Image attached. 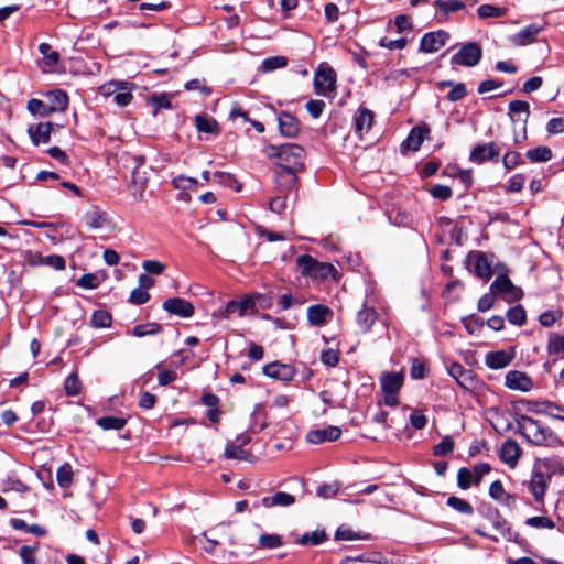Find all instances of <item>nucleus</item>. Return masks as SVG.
Here are the masks:
<instances>
[{
	"instance_id": "nucleus-25",
	"label": "nucleus",
	"mask_w": 564,
	"mask_h": 564,
	"mask_svg": "<svg viewBox=\"0 0 564 564\" xmlns=\"http://www.w3.org/2000/svg\"><path fill=\"white\" fill-rule=\"evenodd\" d=\"M295 502V497L284 491H278L272 496L262 498V506L264 508L273 507H289Z\"/></svg>"
},
{
	"instance_id": "nucleus-17",
	"label": "nucleus",
	"mask_w": 564,
	"mask_h": 564,
	"mask_svg": "<svg viewBox=\"0 0 564 564\" xmlns=\"http://www.w3.org/2000/svg\"><path fill=\"white\" fill-rule=\"evenodd\" d=\"M279 130L283 137L294 138L300 131V121L288 111H283L278 117Z\"/></svg>"
},
{
	"instance_id": "nucleus-22",
	"label": "nucleus",
	"mask_w": 564,
	"mask_h": 564,
	"mask_svg": "<svg viewBox=\"0 0 564 564\" xmlns=\"http://www.w3.org/2000/svg\"><path fill=\"white\" fill-rule=\"evenodd\" d=\"M52 130L53 126L51 122H41L35 127H30L28 132L32 142L37 145L40 143L50 142Z\"/></svg>"
},
{
	"instance_id": "nucleus-53",
	"label": "nucleus",
	"mask_w": 564,
	"mask_h": 564,
	"mask_svg": "<svg viewBox=\"0 0 564 564\" xmlns=\"http://www.w3.org/2000/svg\"><path fill=\"white\" fill-rule=\"evenodd\" d=\"M126 86H128L127 82L118 80V82H109L100 86L99 90L100 93L106 96H113L121 89H126Z\"/></svg>"
},
{
	"instance_id": "nucleus-26",
	"label": "nucleus",
	"mask_w": 564,
	"mask_h": 564,
	"mask_svg": "<svg viewBox=\"0 0 564 564\" xmlns=\"http://www.w3.org/2000/svg\"><path fill=\"white\" fill-rule=\"evenodd\" d=\"M506 386L511 390L529 391V377L524 372L511 370L506 375Z\"/></svg>"
},
{
	"instance_id": "nucleus-2",
	"label": "nucleus",
	"mask_w": 564,
	"mask_h": 564,
	"mask_svg": "<svg viewBox=\"0 0 564 564\" xmlns=\"http://www.w3.org/2000/svg\"><path fill=\"white\" fill-rule=\"evenodd\" d=\"M265 301L267 297L260 293L247 294L238 300L229 301L219 314L224 318H230L234 314L242 317L253 313L257 305L264 307Z\"/></svg>"
},
{
	"instance_id": "nucleus-64",
	"label": "nucleus",
	"mask_w": 564,
	"mask_h": 564,
	"mask_svg": "<svg viewBox=\"0 0 564 564\" xmlns=\"http://www.w3.org/2000/svg\"><path fill=\"white\" fill-rule=\"evenodd\" d=\"M325 102L323 100L318 99H311L306 102L305 108L308 111V113L314 118L321 117L325 109Z\"/></svg>"
},
{
	"instance_id": "nucleus-31",
	"label": "nucleus",
	"mask_w": 564,
	"mask_h": 564,
	"mask_svg": "<svg viewBox=\"0 0 564 564\" xmlns=\"http://www.w3.org/2000/svg\"><path fill=\"white\" fill-rule=\"evenodd\" d=\"M510 361V356L503 350L488 352L486 356V365L491 369L505 368Z\"/></svg>"
},
{
	"instance_id": "nucleus-44",
	"label": "nucleus",
	"mask_w": 564,
	"mask_h": 564,
	"mask_svg": "<svg viewBox=\"0 0 564 564\" xmlns=\"http://www.w3.org/2000/svg\"><path fill=\"white\" fill-rule=\"evenodd\" d=\"M447 506L464 514L470 516L474 512V508L468 501L455 496L447 499Z\"/></svg>"
},
{
	"instance_id": "nucleus-41",
	"label": "nucleus",
	"mask_w": 564,
	"mask_h": 564,
	"mask_svg": "<svg viewBox=\"0 0 564 564\" xmlns=\"http://www.w3.org/2000/svg\"><path fill=\"white\" fill-rule=\"evenodd\" d=\"M251 455L243 451L241 446L235 443H228L225 448V457L227 459L248 460Z\"/></svg>"
},
{
	"instance_id": "nucleus-15",
	"label": "nucleus",
	"mask_w": 564,
	"mask_h": 564,
	"mask_svg": "<svg viewBox=\"0 0 564 564\" xmlns=\"http://www.w3.org/2000/svg\"><path fill=\"white\" fill-rule=\"evenodd\" d=\"M163 308L170 314L184 318L191 317L194 314L193 304L181 297L167 299L163 303Z\"/></svg>"
},
{
	"instance_id": "nucleus-56",
	"label": "nucleus",
	"mask_w": 564,
	"mask_h": 564,
	"mask_svg": "<svg viewBox=\"0 0 564 564\" xmlns=\"http://www.w3.org/2000/svg\"><path fill=\"white\" fill-rule=\"evenodd\" d=\"M288 65V59L283 56H274L265 58L262 63V68L264 72H272L278 68H283Z\"/></svg>"
},
{
	"instance_id": "nucleus-7",
	"label": "nucleus",
	"mask_w": 564,
	"mask_h": 564,
	"mask_svg": "<svg viewBox=\"0 0 564 564\" xmlns=\"http://www.w3.org/2000/svg\"><path fill=\"white\" fill-rule=\"evenodd\" d=\"M449 35L445 31H435L424 34L420 41V51L423 53H435L443 47Z\"/></svg>"
},
{
	"instance_id": "nucleus-42",
	"label": "nucleus",
	"mask_w": 564,
	"mask_h": 564,
	"mask_svg": "<svg viewBox=\"0 0 564 564\" xmlns=\"http://www.w3.org/2000/svg\"><path fill=\"white\" fill-rule=\"evenodd\" d=\"M111 315L104 310L95 311L91 315L90 324L97 328H107L111 325Z\"/></svg>"
},
{
	"instance_id": "nucleus-49",
	"label": "nucleus",
	"mask_w": 564,
	"mask_h": 564,
	"mask_svg": "<svg viewBox=\"0 0 564 564\" xmlns=\"http://www.w3.org/2000/svg\"><path fill=\"white\" fill-rule=\"evenodd\" d=\"M64 389L67 395H77L80 392L82 383L79 381V378L77 373L73 372L70 373L65 382H64Z\"/></svg>"
},
{
	"instance_id": "nucleus-60",
	"label": "nucleus",
	"mask_w": 564,
	"mask_h": 564,
	"mask_svg": "<svg viewBox=\"0 0 564 564\" xmlns=\"http://www.w3.org/2000/svg\"><path fill=\"white\" fill-rule=\"evenodd\" d=\"M163 362H159L155 368L160 370L158 375V382L160 386H167L171 382L175 381L177 375L173 370H164L162 369Z\"/></svg>"
},
{
	"instance_id": "nucleus-14",
	"label": "nucleus",
	"mask_w": 564,
	"mask_h": 564,
	"mask_svg": "<svg viewBox=\"0 0 564 564\" xmlns=\"http://www.w3.org/2000/svg\"><path fill=\"white\" fill-rule=\"evenodd\" d=\"M315 88L318 93L327 95L335 90L336 75L330 67L319 68L314 78Z\"/></svg>"
},
{
	"instance_id": "nucleus-35",
	"label": "nucleus",
	"mask_w": 564,
	"mask_h": 564,
	"mask_svg": "<svg viewBox=\"0 0 564 564\" xmlns=\"http://www.w3.org/2000/svg\"><path fill=\"white\" fill-rule=\"evenodd\" d=\"M96 423L99 427H101L105 431H120L127 424V420L124 417L117 416H101L97 419Z\"/></svg>"
},
{
	"instance_id": "nucleus-40",
	"label": "nucleus",
	"mask_w": 564,
	"mask_h": 564,
	"mask_svg": "<svg viewBox=\"0 0 564 564\" xmlns=\"http://www.w3.org/2000/svg\"><path fill=\"white\" fill-rule=\"evenodd\" d=\"M337 270L333 264L317 261L311 278L325 280L328 276H335Z\"/></svg>"
},
{
	"instance_id": "nucleus-3",
	"label": "nucleus",
	"mask_w": 564,
	"mask_h": 564,
	"mask_svg": "<svg viewBox=\"0 0 564 564\" xmlns=\"http://www.w3.org/2000/svg\"><path fill=\"white\" fill-rule=\"evenodd\" d=\"M490 290L507 302L519 301L524 295L523 291L507 276L505 265H501V271L497 272Z\"/></svg>"
},
{
	"instance_id": "nucleus-32",
	"label": "nucleus",
	"mask_w": 564,
	"mask_h": 564,
	"mask_svg": "<svg viewBox=\"0 0 564 564\" xmlns=\"http://www.w3.org/2000/svg\"><path fill=\"white\" fill-rule=\"evenodd\" d=\"M549 479L550 475L544 476L540 471H536L531 478V491L538 501H542Z\"/></svg>"
},
{
	"instance_id": "nucleus-8",
	"label": "nucleus",
	"mask_w": 564,
	"mask_h": 564,
	"mask_svg": "<svg viewBox=\"0 0 564 564\" xmlns=\"http://www.w3.org/2000/svg\"><path fill=\"white\" fill-rule=\"evenodd\" d=\"M558 441L557 436L539 421L531 419V444L552 446Z\"/></svg>"
},
{
	"instance_id": "nucleus-5",
	"label": "nucleus",
	"mask_w": 564,
	"mask_h": 564,
	"mask_svg": "<svg viewBox=\"0 0 564 564\" xmlns=\"http://www.w3.org/2000/svg\"><path fill=\"white\" fill-rule=\"evenodd\" d=\"M131 161L133 164V170L131 173L130 186L133 196L141 199L148 183V172L144 167L145 159L142 155H135L131 158Z\"/></svg>"
},
{
	"instance_id": "nucleus-48",
	"label": "nucleus",
	"mask_w": 564,
	"mask_h": 564,
	"mask_svg": "<svg viewBox=\"0 0 564 564\" xmlns=\"http://www.w3.org/2000/svg\"><path fill=\"white\" fill-rule=\"evenodd\" d=\"M507 318L513 325H522L527 319L525 310L521 305H516L508 310Z\"/></svg>"
},
{
	"instance_id": "nucleus-46",
	"label": "nucleus",
	"mask_w": 564,
	"mask_h": 564,
	"mask_svg": "<svg viewBox=\"0 0 564 564\" xmlns=\"http://www.w3.org/2000/svg\"><path fill=\"white\" fill-rule=\"evenodd\" d=\"M505 12L503 8L492 4H481L477 10V14L480 19L501 18L505 15Z\"/></svg>"
},
{
	"instance_id": "nucleus-24",
	"label": "nucleus",
	"mask_w": 564,
	"mask_h": 564,
	"mask_svg": "<svg viewBox=\"0 0 564 564\" xmlns=\"http://www.w3.org/2000/svg\"><path fill=\"white\" fill-rule=\"evenodd\" d=\"M356 132H368L373 123V112L367 108H359L354 117Z\"/></svg>"
},
{
	"instance_id": "nucleus-19",
	"label": "nucleus",
	"mask_w": 564,
	"mask_h": 564,
	"mask_svg": "<svg viewBox=\"0 0 564 564\" xmlns=\"http://www.w3.org/2000/svg\"><path fill=\"white\" fill-rule=\"evenodd\" d=\"M378 314L373 307L366 304L357 312L356 323L361 333L366 334L371 330L372 325L376 323Z\"/></svg>"
},
{
	"instance_id": "nucleus-29",
	"label": "nucleus",
	"mask_w": 564,
	"mask_h": 564,
	"mask_svg": "<svg viewBox=\"0 0 564 564\" xmlns=\"http://www.w3.org/2000/svg\"><path fill=\"white\" fill-rule=\"evenodd\" d=\"M328 539L327 533L324 529H317L312 532H305L295 540V543L304 546H316L322 544Z\"/></svg>"
},
{
	"instance_id": "nucleus-33",
	"label": "nucleus",
	"mask_w": 564,
	"mask_h": 564,
	"mask_svg": "<svg viewBox=\"0 0 564 564\" xmlns=\"http://www.w3.org/2000/svg\"><path fill=\"white\" fill-rule=\"evenodd\" d=\"M195 126L199 132L218 134V123L214 118H209L205 115H197L195 117Z\"/></svg>"
},
{
	"instance_id": "nucleus-16",
	"label": "nucleus",
	"mask_w": 564,
	"mask_h": 564,
	"mask_svg": "<svg viewBox=\"0 0 564 564\" xmlns=\"http://www.w3.org/2000/svg\"><path fill=\"white\" fill-rule=\"evenodd\" d=\"M333 317V311L323 304H315L307 308V321L312 326H323Z\"/></svg>"
},
{
	"instance_id": "nucleus-34",
	"label": "nucleus",
	"mask_w": 564,
	"mask_h": 564,
	"mask_svg": "<svg viewBox=\"0 0 564 564\" xmlns=\"http://www.w3.org/2000/svg\"><path fill=\"white\" fill-rule=\"evenodd\" d=\"M370 539V534L368 533H359L352 531L347 525H340L337 528L335 532V540L337 541H352V540H368Z\"/></svg>"
},
{
	"instance_id": "nucleus-57",
	"label": "nucleus",
	"mask_w": 564,
	"mask_h": 564,
	"mask_svg": "<svg viewBox=\"0 0 564 564\" xmlns=\"http://www.w3.org/2000/svg\"><path fill=\"white\" fill-rule=\"evenodd\" d=\"M463 324L469 334L478 333L484 325V321L476 315H469L463 318Z\"/></svg>"
},
{
	"instance_id": "nucleus-12",
	"label": "nucleus",
	"mask_w": 564,
	"mask_h": 564,
	"mask_svg": "<svg viewBox=\"0 0 564 564\" xmlns=\"http://www.w3.org/2000/svg\"><path fill=\"white\" fill-rule=\"evenodd\" d=\"M263 373L281 381H291L295 375V369L289 364L275 361L263 366Z\"/></svg>"
},
{
	"instance_id": "nucleus-20",
	"label": "nucleus",
	"mask_w": 564,
	"mask_h": 564,
	"mask_svg": "<svg viewBox=\"0 0 564 564\" xmlns=\"http://www.w3.org/2000/svg\"><path fill=\"white\" fill-rule=\"evenodd\" d=\"M479 512L486 517L492 524V527L500 532L501 534H505L507 530V521L500 516L499 511L494 508L490 505H481L479 507Z\"/></svg>"
},
{
	"instance_id": "nucleus-52",
	"label": "nucleus",
	"mask_w": 564,
	"mask_h": 564,
	"mask_svg": "<svg viewBox=\"0 0 564 564\" xmlns=\"http://www.w3.org/2000/svg\"><path fill=\"white\" fill-rule=\"evenodd\" d=\"M549 350L551 354L564 358V336L552 335L549 341Z\"/></svg>"
},
{
	"instance_id": "nucleus-38",
	"label": "nucleus",
	"mask_w": 564,
	"mask_h": 564,
	"mask_svg": "<svg viewBox=\"0 0 564 564\" xmlns=\"http://www.w3.org/2000/svg\"><path fill=\"white\" fill-rule=\"evenodd\" d=\"M317 260L310 254H301L296 258V264L301 270V274L312 276Z\"/></svg>"
},
{
	"instance_id": "nucleus-45",
	"label": "nucleus",
	"mask_w": 564,
	"mask_h": 564,
	"mask_svg": "<svg viewBox=\"0 0 564 564\" xmlns=\"http://www.w3.org/2000/svg\"><path fill=\"white\" fill-rule=\"evenodd\" d=\"M435 6L440 9V11L444 15H447L448 13H452V12H457L465 8V3L459 0H448V1L436 0Z\"/></svg>"
},
{
	"instance_id": "nucleus-6",
	"label": "nucleus",
	"mask_w": 564,
	"mask_h": 564,
	"mask_svg": "<svg viewBox=\"0 0 564 564\" xmlns=\"http://www.w3.org/2000/svg\"><path fill=\"white\" fill-rule=\"evenodd\" d=\"M471 271L485 282L489 281L494 272L501 271V265L494 268L495 256L492 253L476 252Z\"/></svg>"
},
{
	"instance_id": "nucleus-51",
	"label": "nucleus",
	"mask_w": 564,
	"mask_h": 564,
	"mask_svg": "<svg viewBox=\"0 0 564 564\" xmlns=\"http://www.w3.org/2000/svg\"><path fill=\"white\" fill-rule=\"evenodd\" d=\"M454 449V441L451 436H445L443 440L433 447V454L435 456L442 457L453 452Z\"/></svg>"
},
{
	"instance_id": "nucleus-59",
	"label": "nucleus",
	"mask_w": 564,
	"mask_h": 564,
	"mask_svg": "<svg viewBox=\"0 0 564 564\" xmlns=\"http://www.w3.org/2000/svg\"><path fill=\"white\" fill-rule=\"evenodd\" d=\"M448 373L455 378L459 384H464V380L470 378V370L464 369V367L457 362L449 367Z\"/></svg>"
},
{
	"instance_id": "nucleus-61",
	"label": "nucleus",
	"mask_w": 564,
	"mask_h": 564,
	"mask_svg": "<svg viewBox=\"0 0 564 564\" xmlns=\"http://www.w3.org/2000/svg\"><path fill=\"white\" fill-rule=\"evenodd\" d=\"M430 194L437 199L447 200L452 197L453 191L449 186L436 184L430 188Z\"/></svg>"
},
{
	"instance_id": "nucleus-13",
	"label": "nucleus",
	"mask_w": 564,
	"mask_h": 564,
	"mask_svg": "<svg viewBox=\"0 0 564 564\" xmlns=\"http://www.w3.org/2000/svg\"><path fill=\"white\" fill-rule=\"evenodd\" d=\"M522 113L529 115V104L522 100H513L509 104V116L513 122V130L518 138L517 123H522V139H527L525 119L521 118Z\"/></svg>"
},
{
	"instance_id": "nucleus-37",
	"label": "nucleus",
	"mask_w": 564,
	"mask_h": 564,
	"mask_svg": "<svg viewBox=\"0 0 564 564\" xmlns=\"http://www.w3.org/2000/svg\"><path fill=\"white\" fill-rule=\"evenodd\" d=\"M39 52L43 55L44 65L47 67H53L59 61L58 52L53 51L48 43H41Z\"/></svg>"
},
{
	"instance_id": "nucleus-9",
	"label": "nucleus",
	"mask_w": 564,
	"mask_h": 564,
	"mask_svg": "<svg viewBox=\"0 0 564 564\" xmlns=\"http://www.w3.org/2000/svg\"><path fill=\"white\" fill-rule=\"evenodd\" d=\"M299 170L275 169V186L279 193L285 194L296 188Z\"/></svg>"
},
{
	"instance_id": "nucleus-4",
	"label": "nucleus",
	"mask_w": 564,
	"mask_h": 564,
	"mask_svg": "<svg viewBox=\"0 0 564 564\" xmlns=\"http://www.w3.org/2000/svg\"><path fill=\"white\" fill-rule=\"evenodd\" d=\"M482 56V50L476 42H469L463 45L459 51L451 58L452 65H459L465 67L476 66Z\"/></svg>"
},
{
	"instance_id": "nucleus-27",
	"label": "nucleus",
	"mask_w": 564,
	"mask_h": 564,
	"mask_svg": "<svg viewBox=\"0 0 564 564\" xmlns=\"http://www.w3.org/2000/svg\"><path fill=\"white\" fill-rule=\"evenodd\" d=\"M511 411L518 422L519 430H524V422L529 421V401L514 400L511 403ZM523 436H527L524 432H521Z\"/></svg>"
},
{
	"instance_id": "nucleus-62",
	"label": "nucleus",
	"mask_w": 564,
	"mask_h": 564,
	"mask_svg": "<svg viewBox=\"0 0 564 564\" xmlns=\"http://www.w3.org/2000/svg\"><path fill=\"white\" fill-rule=\"evenodd\" d=\"M552 150L547 147H538L531 151V162H547L552 159Z\"/></svg>"
},
{
	"instance_id": "nucleus-11",
	"label": "nucleus",
	"mask_w": 564,
	"mask_h": 564,
	"mask_svg": "<svg viewBox=\"0 0 564 564\" xmlns=\"http://www.w3.org/2000/svg\"><path fill=\"white\" fill-rule=\"evenodd\" d=\"M500 154V149L496 143L477 144L470 152L469 160L474 163H484L486 161L497 160Z\"/></svg>"
},
{
	"instance_id": "nucleus-21",
	"label": "nucleus",
	"mask_w": 564,
	"mask_h": 564,
	"mask_svg": "<svg viewBox=\"0 0 564 564\" xmlns=\"http://www.w3.org/2000/svg\"><path fill=\"white\" fill-rule=\"evenodd\" d=\"M429 133L430 129L427 126H416L412 128L408 138L403 142V145H405L409 150L417 151Z\"/></svg>"
},
{
	"instance_id": "nucleus-10",
	"label": "nucleus",
	"mask_w": 564,
	"mask_h": 564,
	"mask_svg": "<svg viewBox=\"0 0 564 564\" xmlns=\"http://www.w3.org/2000/svg\"><path fill=\"white\" fill-rule=\"evenodd\" d=\"M341 435V430L335 425H328L323 429L312 430L306 434V441L312 444H322L325 442L337 441Z\"/></svg>"
},
{
	"instance_id": "nucleus-23",
	"label": "nucleus",
	"mask_w": 564,
	"mask_h": 564,
	"mask_svg": "<svg viewBox=\"0 0 564 564\" xmlns=\"http://www.w3.org/2000/svg\"><path fill=\"white\" fill-rule=\"evenodd\" d=\"M520 452L521 449L518 443L508 440L502 444L499 456L502 462L513 467L520 456Z\"/></svg>"
},
{
	"instance_id": "nucleus-54",
	"label": "nucleus",
	"mask_w": 564,
	"mask_h": 564,
	"mask_svg": "<svg viewBox=\"0 0 564 564\" xmlns=\"http://www.w3.org/2000/svg\"><path fill=\"white\" fill-rule=\"evenodd\" d=\"M40 262H41V265H48L56 270H64L66 267L65 259L58 254L40 257Z\"/></svg>"
},
{
	"instance_id": "nucleus-55",
	"label": "nucleus",
	"mask_w": 564,
	"mask_h": 564,
	"mask_svg": "<svg viewBox=\"0 0 564 564\" xmlns=\"http://www.w3.org/2000/svg\"><path fill=\"white\" fill-rule=\"evenodd\" d=\"M259 544L264 549H276L282 545V539L278 534L264 533L260 535Z\"/></svg>"
},
{
	"instance_id": "nucleus-36",
	"label": "nucleus",
	"mask_w": 564,
	"mask_h": 564,
	"mask_svg": "<svg viewBox=\"0 0 564 564\" xmlns=\"http://www.w3.org/2000/svg\"><path fill=\"white\" fill-rule=\"evenodd\" d=\"M84 220L87 227L90 229H99L102 228L106 224V215L105 213L95 208L93 210H88L85 214Z\"/></svg>"
},
{
	"instance_id": "nucleus-1",
	"label": "nucleus",
	"mask_w": 564,
	"mask_h": 564,
	"mask_svg": "<svg viewBox=\"0 0 564 564\" xmlns=\"http://www.w3.org/2000/svg\"><path fill=\"white\" fill-rule=\"evenodd\" d=\"M265 154L275 163L276 169L301 171L304 166L303 159L305 156V150L296 143L269 145L265 149Z\"/></svg>"
},
{
	"instance_id": "nucleus-47",
	"label": "nucleus",
	"mask_w": 564,
	"mask_h": 564,
	"mask_svg": "<svg viewBox=\"0 0 564 564\" xmlns=\"http://www.w3.org/2000/svg\"><path fill=\"white\" fill-rule=\"evenodd\" d=\"M57 484L63 487L67 488L72 484L73 479V470L72 466L69 464H64L57 469L56 474Z\"/></svg>"
},
{
	"instance_id": "nucleus-28",
	"label": "nucleus",
	"mask_w": 564,
	"mask_h": 564,
	"mask_svg": "<svg viewBox=\"0 0 564 564\" xmlns=\"http://www.w3.org/2000/svg\"><path fill=\"white\" fill-rule=\"evenodd\" d=\"M50 110L52 113L64 111L68 106V96L61 89L52 90L47 94Z\"/></svg>"
},
{
	"instance_id": "nucleus-39",
	"label": "nucleus",
	"mask_w": 564,
	"mask_h": 564,
	"mask_svg": "<svg viewBox=\"0 0 564 564\" xmlns=\"http://www.w3.org/2000/svg\"><path fill=\"white\" fill-rule=\"evenodd\" d=\"M162 329V326L159 323H147V324H139L132 328L130 332L135 337H143L147 335H155L160 333Z\"/></svg>"
},
{
	"instance_id": "nucleus-50",
	"label": "nucleus",
	"mask_w": 564,
	"mask_h": 564,
	"mask_svg": "<svg viewBox=\"0 0 564 564\" xmlns=\"http://www.w3.org/2000/svg\"><path fill=\"white\" fill-rule=\"evenodd\" d=\"M471 484H474L473 471L469 468L462 467L457 473V485L460 489L470 488Z\"/></svg>"
},
{
	"instance_id": "nucleus-63",
	"label": "nucleus",
	"mask_w": 564,
	"mask_h": 564,
	"mask_svg": "<svg viewBox=\"0 0 564 564\" xmlns=\"http://www.w3.org/2000/svg\"><path fill=\"white\" fill-rule=\"evenodd\" d=\"M99 279L93 273L83 274L77 281L76 285L83 289H96L99 286Z\"/></svg>"
},
{
	"instance_id": "nucleus-43",
	"label": "nucleus",
	"mask_w": 564,
	"mask_h": 564,
	"mask_svg": "<svg viewBox=\"0 0 564 564\" xmlns=\"http://www.w3.org/2000/svg\"><path fill=\"white\" fill-rule=\"evenodd\" d=\"M26 108L34 116L47 117L52 115V112L48 111L50 106H47L46 102L36 98L29 100Z\"/></svg>"
},
{
	"instance_id": "nucleus-18",
	"label": "nucleus",
	"mask_w": 564,
	"mask_h": 564,
	"mask_svg": "<svg viewBox=\"0 0 564 564\" xmlns=\"http://www.w3.org/2000/svg\"><path fill=\"white\" fill-rule=\"evenodd\" d=\"M531 411L544 413L551 417L564 421V406L550 401H531Z\"/></svg>"
},
{
	"instance_id": "nucleus-30",
	"label": "nucleus",
	"mask_w": 564,
	"mask_h": 564,
	"mask_svg": "<svg viewBox=\"0 0 564 564\" xmlns=\"http://www.w3.org/2000/svg\"><path fill=\"white\" fill-rule=\"evenodd\" d=\"M403 384V375L400 372H387L381 377L383 392H398Z\"/></svg>"
},
{
	"instance_id": "nucleus-58",
	"label": "nucleus",
	"mask_w": 564,
	"mask_h": 564,
	"mask_svg": "<svg viewBox=\"0 0 564 564\" xmlns=\"http://www.w3.org/2000/svg\"><path fill=\"white\" fill-rule=\"evenodd\" d=\"M489 495L492 499L498 500V501H503L505 499L509 500L512 498L505 491V488H503L501 481H499V480H496L490 485Z\"/></svg>"
}]
</instances>
